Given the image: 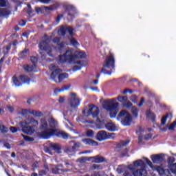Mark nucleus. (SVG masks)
I'll use <instances>...</instances> for the list:
<instances>
[{
  "mask_svg": "<svg viewBox=\"0 0 176 176\" xmlns=\"http://www.w3.org/2000/svg\"><path fill=\"white\" fill-rule=\"evenodd\" d=\"M38 124V121L34 118H29L20 122L23 133L28 135H32L35 133Z\"/></svg>",
  "mask_w": 176,
  "mask_h": 176,
  "instance_id": "1",
  "label": "nucleus"
},
{
  "mask_svg": "<svg viewBox=\"0 0 176 176\" xmlns=\"http://www.w3.org/2000/svg\"><path fill=\"white\" fill-rule=\"evenodd\" d=\"M36 135L42 140H49L50 137H57L63 140H68L69 135L64 131H58L57 129H49L48 132H38Z\"/></svg>",
  "mask_w": 176,
  "mask_h": 176,
  "instance_id": "2",
  "label": "nucleus"
},
{
  "mask_svg": "<svg viewBox=\"0 0 176 176\" xmlns=\"http://www.w3.org/2000/svg\"><path fill=\"white\" fill-rule=\"evenodd\" d=\"M115 72V56L111 54L105 59V62L103 64V68L100 71V74L104 75H111L112 72Z\"/></svg>",
  "mask_w": 176,
  "mask_h": 176,
  "instance_id": "3",
  "label": "nucleus"
},
{
  "mask_svg": "<svg viewBox=\"0 0 176 176\" xmlns=\"http://www.w3.org/2000/svg\"><path fill=\"white\" fill-rule=\"evenodd\" d=\"M50 69L52 71L50 75L51 79H52V80H54V82H55L56 83H61V82H63L64 79L68 78V74H61L63 72V70H61L60 69H56L55 64H52L50 66ZM57 78L58 80V82Z\"/></svg>",
  "mask_w": 176,
  "mask_h": 176,
  "instance_id": "4",
  "label": "nucleus"
},
{
  "mask_svg": "<svg viewBox=\"0 0 176 176\" xmlns=\"http://www.w3.org/2000/svg\"><path fill=\"white\" fill-rule=\"evenodd\" d=\"M134 167H141V169H137L133 172V176H147L148 172L146 168V164L142 160H138L133 162Z\"/></svg>",
  "mask_w": 176,
  "mask_h": 176,
  "instance_id": "5",
  "label": "nucleus"
},
{
  "mask_svg": "<svg viewBox=\"0 0 176 176\" xmlns=\"http://www.w3.org/2000/svg\"><path fill=\"white\" fill-rule=\"evenodd\" d=\"M82 115L86 118H89L91 115L93 119H100L98 115H100V108L94 104H89L88 107L82 111Z\"/></svg>",
  "mask_w": 176,
  "mask_h": 176,
  "instance_id": "6",
  "label": "nucleus"
},
{
  "mask_svg": "<svg viewBox=\"0 0 176 176\" xmlns=\"http://www.w3.org/2000/svg\"><path fill=\"white\" fill-rule=\"evenodd\" d=\"M101 118H97L96 122L98 126H99V129H105L108 131H111L113 133L116 131V125L112 122H107L105 118L100 116Z\"/></svg>",
  "mask_w": 176,
  "mask_h": 176,
  "instance_id": "7",
  "label": "nucleus"
},
{
  "mask_svg": "<svg viewBox=\"0 0 176 176\" xmlns=\"http://www.w3.org/2000/svg\"><path fill=\"white\" fill-rule=\"evenodd\" d=\"M49 43H50V38H47L45 41L39 43L38 47L40 50L45 52L50 57H53V54H52L53 48Z\"/></svg>",
  "mask_w": 176,
  "mask_h": 176,
  "instance_id": "8",
  "label": "nucleus"
},
{
  "mask_svg": "<svg viewBox=\"0 0 176 176\" xmlns=\"http://www.w3.org/2000/svg\"><path fill=\"white\" fill-rule=\"evenodd\" d=\"M44 149L45 153H49V155H53L52 151H54L57 155L63 153V148L61 147V144L58 143H50L48 146L45 147Z\"/></svg>",
  "mask_w": 176,
  "mask_h": 176,
  "instance_id": "9",
  "label": "nucleus"
},
{
  "mask_svg": "<svg viewBox=\"0 0 176 176\" xmlns=\"http://www.w3.org/2000/svg\"><path fill=\"white\" fill-rule=\"evenodd\" d=\"M58 61L60 64H64V63L71 64L74 61V53L71 50H67L65 54L58 56Z\"/></svg>",
  "mask_w": 176,
  "mask_h": 176,
  "instance_id": "10",
  "label": "nucleus"
},
{
  "mask_svg": "<svg viewBox=\"0 0 176 176\" xmlns=\"http://www.w3.org/2000/svg\"><path fill=\"white\" fill-rule=\"evenodd\" d=\"M71 97L68 99V104L71 108H78L80 105V99L76 97V94L70 93Z\"/></svg>",
  "mask_w": 176,
  "mask_h": 176,
  "instance_id": "11",
  "label": "nucleus"
},
{
  "mask_svg": "<svg viewBox=\"0 0 176 176\" xmlns=\"http://www.w3.org/2000/svg\"><path fill=\"white\" fill-rule=\"evenodd\" d=\"M60 34L62 36H65L67 32L70 35V36H74V28L71 26L64 25L61 26L60 29Z\"/></svg>",
  "mask_w": 176,
  "mask_h": 176,
  "instance_id": "12",
  "label": "nucleus"
},
{
  "mask_svg": "<svg viewBox=\"0 0 176 176\" xmlns=\"http://www.w3.org/2000/svg\"><path fill=\"white\" fill-rule=\"evenodd\" d=\"M64 167V165L62 164H59L56 166H55L54 168H52V173L53 174H63V173H68L71 171L69 169H61Z\"/></svg>",
  "mask_w": 176,
  "mask_h": 176,
  "instance_id": "13",
  "label": "nucleus"
},
{
  "mask_svg": "<svg viewBox=\"0 0 176 176\" xmlns=\"http://www.w3.org/2000/svg\"><path fill=\"white\" fill-rule=\"evenodd\" d=\"M151 159L154 164H160L164 160V155L163 154L153 155Z\"/></svg>",
  "mask_w": 176,
  "mask_h": 176,
  "instance_id": "14",
  "label": "nucleus"
},
{
  "mask_svg": "<svg viewBox=\"0 0 176 176\" xmlns=\"http://www.w3.org/2000/svg\"><path fill=\"white\" fill-rule=\"evenodd\" d=\"M39 129L41 131V133H45V131L48 133L49 130L54 129H49V124H47V121H46V119L45 118L41 119V125Z\"/></svg>",
  "mask_w": 176,
  "mask_h": 176,
  "instance_id": "15",
  "label": "nucleus"
},
{
  "mask_svg": "<svg viewBox=\"0 0 176 176\" xmlns=\"http://www.w3.org/2000/svg\"><path fill=\"white\" fill-rule=\"evenodd\" d=\"M131 122H133V117L131 116V114H128L122 120L121 123L122 126H131Z\"/></svg>",
  "mask_w": 176,
  "mask_h": 176,
  "instance_id": "16",
  "label": "nucleus"
},
{
  "mask_svg": "<svg viewBox=\"0 0 176 176\" xmlns=\"http://www.w3.org/2000/svg\"><path fill=\"white\" fill-rule=\"evenodd\" d=\"M107 132L105 131H98L96 135V140L100 142L107 140Z\"/></svg>",
  "mask_w": 176,
  "mask_h": 176,
  "instance_id": "17",
  "label": "nucleus"
},
{
  "mask_svg": "<svg viewBox=\"0 0 176 176\" xmlns=\"http://www.w3.org/2000/svg\"><path fill=\"white\" fill-rule=\"evenodd\" d=\"M104 109H106V111H113V109H118L119 108V103L115 102L112 103L111 105L109 104H104L103 105Z\"/></svg>",
  "mask_w": 176,
  "mask_h": 176,
  "instance_id": "18",
  "label": "nucleus"
},
{
  "mask_svg": "<svg viewBox=\"0 0 176 176\" xmlns=\"http://www.w3.org/2000/svg\"><path fill=\"white\" fill-rule=\"evenodd\" d=\"M65 9L68 12L67 16L71 19H75V14L71 13V12H75V8L73 6H66Z\"/></svg>",
  "mask_w": 176,
  "mask_h": 176,
  "instance_id": "19",
  "label": "nucleus"
},
{
  "mask_svg": "<svg viewBox=\"0 0 176 176\" xmlns=\"http://www.w3.org/2000/svg\"><path fill=\"white\" fill-rule=\"evenodd\" d=\"M82 142L85 144V145H89L91 146H97V145H98V143L93 140V139H89V138L82 139Z\"/></svg>",
  "mask_w": 176,
  "mask_h": 176,
  "instance_id": "20",
  "label": "nucleus"
},
{
  "mask_svg": "<svg viewBox=\"0 0 176 176\" xmlns=\"http://www.w3.org/2000/svg\"><path fill=\"white\" fill-rule=\"evenodd\" d=\"M74 60L75 58H86V53L85 52L76 51L73 54Z\"/></svg>",
  "mask_w": 176,
  "mask_h": 176,
  "instance_id": "21",
  "label": "nucleus"
},
{
  "mask_svg": "<svg viewBox=\"0 0 176 176\" xmlns=\"http://www.w3.org/2000/svg\"><path fill=\"white\" fill-rule=\"evenodd\" d=\"M105 162V158L100 155L96 156H94V160H92V163H104Z\"/></svg>",
  "mask_w": 176,
  "mask_h": 176,
  "instance_id": "22",
  "label": "nucleus"
},
{
  "mask_svg": "<svg viewBox=\"0 0 176 176\" xmlns=\"http://www.w3.org/2000/svg\"><path fill=\"white\" fill-rule=\"evenodd\" d=\"M69 87H71V85H64L61 88H56L54 91L55 94H57L58 93H61L63 91H65V90H69Z\"/></svg>",
  "mask_w": 176,
  "mask_h": 176,
  "instance_id": "23",
  "label": "nucleus"
},
{
  "mask_svg": "<svg viewBox=\"0 0 176 176\" xmlns=\"http://www.w3.org/2000/svg\"><path fill=\"white\" fill-rule=\"evenodd\" d=\"M146 115L147 116V118H149L153 123H155V122H156V115L151 112V110H147L146 112Z\"/></svg>",
  "mask_w": 176,
  "mask_h": 176,
  "instance_id": "24",
  "label": "nucleus"
},
{
  "mask_svg": "<svg viewBox=\"0 0 176 176\" xmlns=\"http://www.w3.org/2000/svg\"><path fill=\"white\" fill-rule=\"evenodd\" d=\"M168 118H170V119L171 118H173V114H171V113H168L162 117V118L161 119V124L162 126H164V124H166L167 119H168Z\"/></svg>",
  "mask_w": 176,
  "mask_h": 176,
  "instance_id": "25",
  "label": "nucleus"
},
{
  "mask_svg": "<svg viewBox=\"0 0 176 176\" xmlns=\"http://www.w3.org/2000/svg\"><path fill=\"white\" fill-rule=\"evenodd\" d=\"M36 68V66H34V65H25L23 66V69L26 72H33L34 69Z\"/></svg>",
  "mask_w": 176,
  "mask_h": 176,
  "instance_id": "26",
  "label": "nucleus"
},
{
  "mask_svg": "<svg viewBox=\"0 0 176 176\" xmlns=\"http://www.w3.org/2000/svg\"><path fill=\"white\" fill-rule=\"evenodd\" d=\"M48 123L51 129H54L57 127V121H56V120H54V118H51L48 120Z\"/></svg>",
  "mask_w": 176,
  "mask_h": 176,
  "instance_id": "27",
  "label": "nucleus"
},
{
  "mask_svg": "<svg viewBox=\"0 0 176 176\" xmlns=\"http://www.w3.org/2000/svg\"><path fill=\"white\" fill-rule=\"evenodd\" d=\"M30 115H32L35 118H42V116H43V113L39 111L31 110Z\"/></svg>",
  "mask_w": 176,
  "mask_h": 176,
  "instance_id": "28",
  "label": "nucleus"
},
{
  "mask_svg": "<svg viewBox=\"0 0 176 176\" xmlns=\"http://www.w3.org/2000/svg\"><path fill=\"white\" fill-rule=\"evenodd\" d=\"M128 115H130V113H129V111L126 110H122L119 113L117 119L118 120H119L120 119H122V118H126V116H127Z\"/></svg>",
  "mask_w": 176,
  "mask_h": 176,
  "instance_id": "29",
  "label": "nucleus"
},
{
  "mask_svg": "<svg viewBox=\"0 0 176 176\" xmlns=\"http://www.w3.org/2000/svg\"><path fill=\"white\" fill-rule=\"evenodd\" d=\"M19 79L22 83H30V80H31V78L25 75H21Z\"/></svg>",
  "mask_w": 176,
  "mask_h": 176,
  "instance_id": "30",
  "label": "nucleus"
},
{
  "mask_svg": "<svg viewBox=\"0 0 176 176\" xmlns=\"http://www.w3.org/2000/svg\"><path fill=\"white\" fill-rule=\"evenodd\" d=\"M28 53H30V50L25 49L19 54V56L21 60H24V58H27V54H28Z\"/></svg>",
  "mask_w": 176,
  "mask_h": 176,
  "instance_id": "31",
  "label": "nucleus"
},
{
  "mask_svg": "<svg viewBox=\"0 0 176 176\" xmlns=\"http://www.w3.org/2000/svg\"><path fill=\"white\" fill-rule=\"evenodd\" d=\"M130 141L126 140V141H121L120 143L117 144L116 148L118 149H120V148H123V146H127L129 145V143Z\"/></svg>",
  "mask_w": 176,
  "mask_h": 176,
  "instance_id": "32",
  "label": "nucleus"
},
{
  "mask_svg": "<svg viewBox=\"0 0 176 176\" xmlns=\"http://www.w3.org/2000/svg\"><path fill=\"white\" fill-rule=\"evenodd\" d=\"M118 112H119V107H117V109H113L110 111V118L111 119H113L116 118V116L118 115Z\"/></svg>",
  "mask_w": 176,
  "mask_h": 176,
  "instance_id": "33",
  "label": "nucleus"
},
{
  "mask_svg": "<svg viewBox=\"0 0 176 176\" xmlns=\"http://www.w3.org/2000/svg\"><path fill=\"white\" fill-rule=\"evenodd\" d=\"M12 82H13L14 85L15 86H17L18 87H19V86H21V85H23V83L21 82H20L19 78H17V77H16V76L12 77Z\"/></svg>",
  "mask_w": 176,
  "mask_h": 176,
  "instance_id": "34",
  "label": "nucleus"
},
{
  "mask_svg": "<svg viewBox=\"0 0 176 176\" xmlns=\"http://www.w3.org/2000/svg\"><path fill=\"white\" fill-rule=\"evenodd\" d=\"M21 136L23 138L24 141H26V142H32L35 141V138L32 137L27 136L23 134H21Z\"/></svg>",
  "mask_w": 176,
  "mask_h": 176,
  "instance_id": "35",
  "label": "nucleus"
},
{
  "mask_svg": "<svg viewBox=\"0 0 176 176\" xmlns=\"http://www.w3.org/2000/svg\"><path fill=\"white\" fill-rule=\"evenodd\" d=\"M131 113L134 116L135 119L138 118V109L135 107H133L131 109Z\"/></svg>",
  "mask_w": 176,
  "mask_h": 176,
  "instance_id": "36",
  "label": "nucleus"
},
{
  "mask_svg": "<svg viewBox=\"0 0 176 176\" xmlns=\"http://www.w3.org/2000/svg\"><path fill=\"white\" fill-rule=\"evenodd\" d=\"M35 10L37 14H43V13H45V6L36 7Z\"/></svg>",
  "mask_w": 176,
  "mask_h": 176,
  "instance_id": "37",
  "label": "nucleus"
},
{
  "mask_svg": "<svg viewBox=\"0 0 176 176\" xmlns=\"http://www.w3.org/2000/svg\"><path fill=\"white\" fill-rule=\"evenodd\" d=\"M117 100L118 101H119V102H122V104H124L126 101H129V98H127V96H119Z\"/></svg>",
  "mask_w": 176,
  "mask_h": 176,
  "instance_id": "38",
  "label": "nucleus"
},
{
  "mask_svg": "<svg viewBox=\"0 0 176 176\" xmlns=\"http://www.w3.org/2000/svg\"><path fill=\"white\" fill-rule=\"evenodd\" d=\"M9 15V12L5 8L0 9V17H5Z\"/></svg>",
  "mask_w": 176,
  "mask_h": 176,
  "instance_id": "39",
  "label": "nucleus"
},
{
  "mask_svg": "<svg viewBox=\"0 0 176 176\" xmlns=\"http://www.w3.org/2000/svg\"><path fill=\"white\" fill-rule=\"evenodd\" d=\"M116 138V133H107L106 140H115Z\"/></svg>",
  "mask_w": 176,
  "mask_h": 176,
  "instance_id": "40",
  "label": "nucleus"
},
{
  "mask_svg": "<svg viewBox=\"0 0 176 176\" xmlns=\"http://www.w3.org/2000/svg\"><path fill=\"white\" fill-rule=\"evenodd\" d=\"M124 108H126L127 109H129V108H131L133 107V103H131V102L127 100L126 102H124L122 104Z\"/></svg>",
  "mask_w": 176,
  "mask_h": 176,
  "instance_id": "41",
  "label": "nucleus"
},
{
  "mask_svg": "<svg viewBox=\"0 0 176 176\" xmlns=\"http://www.w3.org/2000/svg\"><path fill=\"white\" fill-rule=\"evenodd\" d=\"M28 114L31 115V109H22L21 111L22 116H27Z\"/></svg>",
  "mask_w": 176,
  "mask_h": 176,
  "instance_id": "42",
  "label": "nucleus"
},
{
  "mask_svg": "<svg viewBox=\"0 0 176 176\" xmlns=\"http://www.w3.org/2000/svg\"><path fill=\"white\" fill-rule=\"evenodd\" d=\"M64 151L65 153H72L73 152H75V150L74 149V147L69 146L66 147Z\"/></svg>",
  "mask_w": 176,
  "mask_h": 176,
  "instance_id": "43",
  "label": "nucleus"
},
{
  "mask_svg": "<svg viewBox=\"0 0 176 176\" xmlns=\"http://www.w3.org/2000/svg\"><path fill=\"white\" fill-rule=\"evenodd\" d=\"M0 131L3 134H6L9 131V129L5 125H0Z\"/></svg>",
  "mask_w": 176,
  "mask_h": 176,
  "instance_id": "44",
  "label": "nucleus"
},
{
  "mask_svg": "<svg viewBox=\"0 0 176 176\" xmlns=\"http://www.w3.org/2000/svg\"><path fill=\"white\" fill-rule=\"evenodd\" d=\"M45 8V10H56V9H57V6H56V4L54 5H52L50 6H44Z\"/></svg>",
  "mask_w": 176,
  "mask_h": 176,
  "instance_id": "45",
  "label": "nucleus"
},
{
  "mask_svg": "<svg viewBox=\"0 0 176 176\" xmlns=\"http://www.w3.org/2000/svg\"><path fill=\"white\" fill-rule=\"evenodd\" d=\"M70 44L72 45V46H74V47H78V45H79L76 39H75L74 38L70 39Z\"/></svg>",
  "mask_w": 176,
  "mask_h": 176,
  "instance_id": "46",
  "label": "nucleus"
},
{
  "mask_svg": "<svg viewBox=\"0 0 176 176\" xmlns=\"http://www.w3.org/2000/svg\"><path fill=\"white\" fill-rule=\"evenodd\" d=\"M30 61L32 63L34 67H36V64H38V58L32 56L30 57Z\"/></svg>",
  "mask_w": 176,
  "mask_h": 176,
  "instance_id": "47",
  "label": "nucleus"
},
{
  "mask_svg": "<svg viewBox=\"0 0 176 176\" xmlns=\"http://www.w3.org/2000/svg\"><path fill=\"white\" fill-rule=\"evenodd\" d=\"M176 128V120H175L168 127V130H170V131H173L174 130H175Z\"/></svg>",
  "mask_w": 176,
  "mask_h": 176,
  "instance_id": "48",
  "label": "nucleus"
},
{
  "mask_svg": "<svg viewBox=\"0 0 176 176\" xmlns=\"http://www.w3.org/2000/svg\"><path fill=\"white\" fill-rule=\"evenodd\" d=\"M153 136V135L152 133L146 134L144 135V140H145V141H149V140H151Z\"/></svg>",
  "mask_w": 176,
  "mask_h": 176,
  "instance_id": "49",
  "label": "nucleus"
},
{
  "mask_svg": "<svg viewBox=\"0 0 176 176\" xmlns=\"http://www.w3.org/2000/svg\"><path fill=\"white\" fill-rule=\"evenodd\" d=\"M72 147H73V149L74 150V152H76V149L80 148V142H78L74 143Z\"/></svg>",
  "mask_w": 176,
  "mask_h": 176,
  "instance_id": "50",
  "label": "nucleus"
},
{
  "mask_svg": "<svg viewBox=\"0 0 176 176\" xmlns=\"http://www.w3.org/2000/svg\"><path fill=\"white\" fill-rule=\"evenodd\" d=\"M156 170L159 174H164V168H163L162 166H157Z\"/></svg>",
  "mask_w": 176,
  "mask_h": 176,
  "instance_id": "51",
  "label": "nucleus"
},
{
  "mask_svg": "<svg viewBox=\"0 0 176 176\" xmlns=\"http://www.w3.org/2000/svg\"><path fill=\"white\" fill-rule=\"evenodd\" d=\"M52 41L54 43H56L57 45H58V43H60V42H61V37H55V38H54Z\"/></svg>",
  "mask_w": 176,
  "mask_h": 176,
  "instance_id": "52",
  "label": "nucleus"
},
{
  "mask_svg": "<svg viewBox=\"0 0 176 176\" xmlns=\"http://www.w3.org/2000/svg\"><path fill=\"white\" fill-rule=\"evenodd\" d=\"M18 24L20 27H25V25L27 24V21L21 19Z\"/></svg>",
  "mask_w": 176,
  "mask_h": 176,
  "instance_id": "53",
  "label": "nucleus"
},
{
  "mask_svg": "<svg viewBox=\"0 0 176 176\" xmlns=\"http://www.w3.org/2000/svg\"><path fill=\"white\" fill-rule=\"evenodd\" d=\"M127 153H129V148H126L124 151L121 152V157H124V156H127Z\"/></svg>",
  "mask_w": 176,
  "mask_h": 176,
  "instance_id": "54",
  "label": "nucleus"
},
{
  "mask_svg": "<svg viewBox=\"0 0 176 176\" xmlns=\"http://www.w3.org/2000/svg\"><path fill=\"white\" fill-rule=\"evenodd\" d=\"M144 160H145L146 164H148V166H149V167H153V164H152V162H151V160H149V159H148L147 157H144Z\"/></svg>",
  "mask_w": 176,
  "mask_h": 176,
  "instance_id": "55",
  "label": "nucleus"
},
{
  "mask_svg": "<svg viewBox=\"0 0 176 176\" xmlns=\"http://www.w3.org/2000/svg\"><path fill=\"white\" fill-rule=\"evenodd\" d=\"M140 133H144V129L139 126L136 127V134H140Z\"/></svg>",
  "mask_w": 176,
  "mask_h": 176,
  "instance_id": "56",
  "label": "nucleus"
},
{
  "mask_svg": "<svg viewBox=\"0 0 176 176\" xmlns=\"http://www.w3.org/2000/svg\"><path fill=\"white\" fill-rule=\"evenodd\" d=\"M94 131L93 130H88L87 131V137H94Z\"/></svg>",
  "mask_w": 176,
  "mask_h": 176,
  "instance_id": "57",
  "label": "nucleus"
},
{
  "mask_svg": "<svg viewBox=\"0 0 176 176\" xmlns=\"http://www.w3.org/2000/svg\"><path fill=\"white\" fill-rule=\"evenodd\" d=\"M47 174V170H41L38 171V176H43Z\"/></svg>",
  "mask_w": 176,
  "mask_h": 176,
  "instance_id": "58",
  "label": "nucleus"
},
{
  "mask_svg": "<svg viewBox=\"0 0 176 176\" xmlns=\"http://www.w3.org/2000/svg\"><path fill=\"white\" fill-rule=\"evenodd\" d=\"M122 176H134V175H133V173H132L131 172H130V171H129V170H126V171L123 173Z\"/></svg>",
  "mask_w": 176,
  "mask_h": 176,
  "instance_id": "59",
  "label": "nucleus"
},
{
  "mask_svg": "<svg viewBox=\"0 0 176 176\" xmlns=\"http://www.w3.org/2000/svg\"><path fill=\"white\" fill-rule=\"evenodd\" d=\"M6 6V0H0V7L5 8Z\"/></svg>",
  "mask_w": 176,
  "mask_h": 176,
  "instance_id": "60",
  "label": "nucleus"
},
{
  "mask_svg": "<svg viewBox=\"0 0 176 176\" xmlns=\"http://www.w3.org/2000/svg\"><path fill=\"white\" fill-rule=\"evenodd\" d=\"M38 2H41V3H44L45 5H48V3H50V1L52 0H38Z\"/></svg>",
  "mask_w": 176,
  "mask_h": 176,
  "instance_id": "61",
  "label": "nucleus"
},
{
  "mask_svg": "<svg viewBox=\"0 0 176 176\" xmlns=\"http://www.w3.org/2000/svg\"><path fill=\"white\" fill-rule=\"evenodd\" d=\"M138 144H141V142H142V140H144V135L139 134L138 137Z\"/></svg>",
  "mask_w": 176,
  "mask_h": 176,
  "instance_id": "62",
  "label": "nucleus"
},
{
  "mask_svg": "<svg viewBox=\"0 0 176 176\" xmlns=\"http://www.w3.org/2000/svg\"><path fill=\"white\" fill-rule=\"evenodd\" d=\"M63 17H64V14H58L56 19V21L57 23H60V20H61V19H63Z\"/></svg>",
  "mask_w": 176,
  "mask_h": 176,
  "instance_id": "63",
  "label": "nucleus"
},
{
  "mask_svg": "<svg viewBox=\"0 0 176 176\" xmlns=\"http://www.w3.org/2000/svg\"><path fill=\"white\" fill-rule=\"evenodd\" d=\"M10 130L11 133H17V131H18L19 129H16V127H14V126H10Z\"/></svg>",
  "mask_w": 176,
  "mask_h": 176,
  "instance_id": "64",
  "label": "nucleus"
}]
</instances>
